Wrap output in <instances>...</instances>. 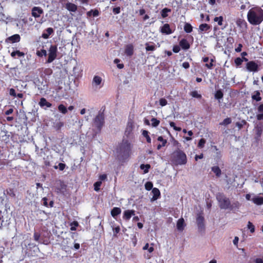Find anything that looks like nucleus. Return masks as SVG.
<instances>
[{
    "label": "nucleus",
    "instance_id": "f257e3e1",
    "mask_svg": "<svg viewBox=\"0 0 263 263\" xmlns=\"http://www.w3.org/2000/svg\"><path fill=\"white\" fill-rule=\"evenodd\" d=\"M247 17L251 24L259 25L263 21V10L258 7L252 8L248 11Z\"/></svg>",
    "mask_w": 263,
    "mask_h": 263
},
{
    "label": "nucleus",
    "instance_id": "f03ea898",
    "mask_svg": "<svg viewBox=\"0 0 263 263\" xmlns=\"http://www.w3.org/2000/svg\"><path fill=\"white\" fill-rule=\"evenodd\" d=\"M131 150L130 143L127 140L123 139L117 149L119 160L122 162H125L129 157Z\"/></svg>",
    "mask_w": 263,
    "mask_h": 263
},
{
    "label": "nucleus",
    "instance_id": "7ed1b4c3",
    "mask_svg": "<svg viewBox=\"0 0 263 263\" xmlns=\"http://www.w3.org/2000/svg\"><path fill=\"white\" fill-rule=\"evenodd\" d=\"M170 161L173 165L178 166L186 164L187 159L185 153L178 148L171 154Z\"/></svg>",
    "mask_w": 263,
    "mask_h": 263
},
{
    "label": "nucleus",
    "instance_id": "20e7f679",
    "mask_svg": "<svg viewBox=\"0 0 263 263\" xmlns=\"http://www.w3.org/2000/svg\"><path fill=\"white\" fill-rule=\"evenodd\" d=\"M216 199L219 203V206L221 209H228L231 207V202L223 194L218 193L216 195Z\"/></svg>",
    "mask_w": 263,
    "mask_h": 263
},
{
    "label": "nucleus",
    "instance_id": "39448f33",
    "mask_svg": "<svg viewBox=\"0 0 263 263\" xmlns=\"http://www.w3.org/2000/svg\"><path fill=\"white\" fill-rule=\"evenodd\" d=\"M58 47L56 45H50L48 49V58L46 63H52L57 57Z\"/></svg>",
    "mask_w": 263,
    "mask_h": 263
},
{
    "label": "nucleus",
    "instance_id": "423d86ee",
    "mask_svg": "<svg viewBox=\"0 0 263 263\" xmlns=\"http://www.w3.org/2000/svg\"><path fill=\"white\" fill-rule=\"evenodd\" d=\"M93 123L98 130L101 131L104 123V117L103 114H99L93 119Z\"/></svg>",
    "mask_w": 263,
    "mask_h": 263
},
{
    "label": "nucleus",
    "instance_id": "0eeeda50",
    "mask_svg": "<svg viewBox=\"0 0 263 263\" xmlns=\"http://www.w3.org/2000/svg\"><path fill=\"white\" fill-rule=\"evenodd\" d=\"M246 69L249 72H255L259 70V66L255 61H251L247 63Z\"/></svg>",
    "mask_w": 263,
    "mask_h": 263
},
{
    "label": "nucleus",
    "instance_id": "6e6552de",
    "mask_svg": "<svg viewBox=\"0 0 263 263\" xmlns=\"http://www.w3.org/2000/svg\"><path fill=\"white\" fill-rule=\"evenodd\" d=\"M160 31L162 34H171L173 33V31L170 28V25L166 23L160 28Z\"/></svg>",
    "mask_w": 263,
    "mask_h": 263
},
{
    "label": "nucleus",
    "instance_id": "1a4fd4ad",
    "mask_svg": "<svg viewBox=\"0 0 263 263\" xmlns=\"http://www.w3.org/2000/svg\"><path fill=\"white\" fill-rule=\"evenodd\" d=\"M43 12V10L40 7H34L31 10V15L35 18L40 17Z\"/></svg>",
    "mask_w": 263,
    "mask_h": 263
},
{
    "label": "nucleus",
    "instance_id": "9d476101",
    "mask_svg": "<svg viewBox=\"0 0 263 263\" xmlns=\"http://www.w3.org/2000/svg\"><path fill=\"white\" fill-rule=\"evenodd\" d=\"M204 217L201 215H199L196 218V221L198 226V228L199 231L202 232L204 231Z\"/></svg>",
    "mask_w": 263,
    "mask_h": 263
},
{
    "label": "nucleus",
    "instance_id": "9b49d317",
    "mask_svg": "<svg viewBox=\"0 0 263 263\" xmlns=\"http://www.w3.org/2000/svg\"><path fill=\"white\" fill-rule=\"evenodd\" d=\"M21 40V36L18 34H15L7 37L5 42L7 43H14L19 42Z\"/></svg>",
    "mask_w": 263,
    "mask_h": 263
},
{
    "label": "nucleus",
    "instance_id": "f8f14e48",
    "mask_svg": "<svg viewBox=\"0 0 263 263\" xmlns=\"http://www.w3.org/2000/svg\"><path fill=\"white\" fill-rule=\"evenodd\" d=\"M135 215V211L134 210H127L124 211L123 215V219L128 221L129 220L132 216Z\"/></svg>",
    "mask_w": 263,
    "mask_h": 263
},
{
    "label": "nucleus",
    "instance_id": "ddd939ff",
    "mask_svg": "<svg viewBox=\"0 0 263 263\" xmlns=\"http://www.w3.org/2000/svg\"><path fill=\"white\" fill-rule=\"evenodd\" d=\"M212 26L208 24H201L199 26V32L203 33L204 32H209L211 29Z\"/></svg>",
    "mask_w": 263,
    "mask_h": 263
},
{
    "label": "nucleus",
    "instance_id": "4468645a",
    "mask_svg": "<svg viewBox=\"0 0 263 263\" xmlns=\"http://www.w3.org/2000/svg\"><path fill=\"white\" fill-rule=\"evenodd\" d=\"M54 31L53 28L49 27L45 29L42 33V37L45 39H47L49 37L50 35L53 33Z\"/></svg>",
    "mask_w": 263,
    "mask_h": 263
},
{
    "label": "nucleus",
    "instance_id": "2eb2a0df",
    "mask_svg": "<svg viewBox=\"0 0 263 263\" xmlns=\"http://www.w3.org/2000/svg\"><path fill=\"white\" fill-rule=\"evenodd\" d=\"M152 193L153 194V197L151 199L152 201H155L157 200L160 197V192L159 190L156 187L152 189Z\"/></svg>",
    "mask_w": 263,
    "mask_h": 263
},
{
    "label": "nucleus",
    "instance_id": "dca6fc26",
    "mask_svg": "<svg viewBox=\"0 0 263 263\" xmlns=\"http://www.w3.org/2000/svg\"><path fill=\"white\" fill-rule=\"evenodd\" d=\"M179 46L184 50H187L190 48V44L185 39H182L179 42Z\"/></svg>",
    "mask_w": 263,
    "mask_h": 263
},
{
    "label": "nucleus",
    "instance_id": "f3484780",
    "mask_svg": "<svg viewBox=\"0 0 263 263\" xmlns=\"http://www.w3.org/2000/svg\"><path fill=\"white\" fill-rule=\"evenodd\" d=\"M185 224L183 218H180L177 222V228L179 231H182L184 230Z\"/></svg>",
    "mask_w": 263,
    "mask_h": 263
},
{
    "label": "nucleus",
    "instance_id": "a211bd4d",
    "mask_svg": "<svg viewBox=\"0 0 263 263\" xmlns=\"http://www.w3.org/2000/svg\"><path fill=\"white\" fill-rule=\"evenodd\" d=\"M40 106L41 107H43L46 106L47 107H51L52 106V104L47 102L46 99L44 98H41L40 99V101L39 103Z\"/></svg>",
    "mask_w": 263,
    "mask_h": 263
},
{
    "label": "nucleus",
    "instance_id": "6ab92c4d",
    "mask_svg": "<svg viewBox=\"0 0 263 263\" xmlns=\"http://www.w3.org/2000/svg\"><path fill=\"white\" fill-rule=\"evenodd\" d=\"M252 99L259 102L261 100L262 98L260 96V92L259 90H255L252 95Z\"/></svg>",
    "mask_w": 263,
    "mask_h": 263
},
{
    "label": "nucleus",
    "instance_id": "aec40b11",
    "mask_svg": "<svg viewBox=\"0 0 263 263\" xmlns=\"http://www.w3.org/2000/svg\"><path fill=\"white\" fill-rule=\"evenodd\" d=\"M133 125L132 123L128 122L127 123V125L126 126L125 130V135L128 137L131 133H132V131L133 130Z\"/></svg>",
    "mask_w": 263,
    "mask_h": 263
},
{
    "label": "nucleus",
    "instance_id": "412c9836",
    "mask_svg": "<svg viewBox=\"0 0 263 263\" xmlns=\"http://www.w3.org/2000/svg\"><path fill=\"white\" fill-rule=\"evenodd\" d=\"M41 72H42L41 77L49 76L52 74L53 71L50 68H42Z\"/></svg>",
    "mask_w": 263,
    "mask_h": 263
},
{
    "label": "nucleus",
    "instance_id": "4be33fe9",
    "mask_svg": "<svg viewBox=\"0 0 263 263\" xmlns=\"http://www.w3.org/2000/svg\"><path fill=\"white\" fill-rule=\"evenodd\" d=\"M66 9L71 12H76L77 10V6L71 3H68L66 5Z\"/></svg>",
    "mask_w": 263,
    "mask_h": 263
},
{
    "label": "nucleus",
    "instance_id": "5701e85b",
    "mask_svg": "<svg viewBox=\"0 0 263 263\" xmlns=\"http://www.w3.org/2000/svg\"><path fill=\"white\" fill-rule=\"evenodd\" d=\"M125 53L128 56H131L134 53V47L132 45H128L125 49Z\"/></svg>",
    "mask_w": 263,
    "mask_h": 263
},
{
    "label": "nucleus",
    "instance_id": "b1692460",
    "mask_svg": "<svg viewBox=\"0 0 263 263\" xmlns=\"http://www.w3.org/2000/svg\"><path fill=\"white\" fill-rule=\"evenodd\" d=\"M211 170L217 177L219 178L221 175V171L219 166H214L211 167Z\"/></svg>",
    "mask_w": 263,
    "mask_h": 263
},
{
    "label": "nucleus",
    "instance_id": "393cba45",
    "mask_svg": "<svg viewBox=\"0 0 263 263\" xmlns=\"http://www.w3.org/2000/svg\"><path fill=\"white\" fill-rule=\"evenodd\" d=\"M121 213V210L120 208L115 207L111 211V215L114 218H116V217Z\"/></svg>",
    "mask_w": 263,
    "mask_h": 263
},
{
    "label": "nucleus",
    "instance_id": "a878e982",
    "mask_svg": "<svg viewBox=\"0 0 263 263\" xmlns=\"http://www.w3.org/2000/svg\"><path fill=\"white\" fill-rule=\"evenodd\" d=\"M48 198L47 197H44L42 199V202H43V204L46 206V207H48V206L50 208H52L53 206V204H54V202L52 200H51L50 202H49V204H48Z\"/></svg>",
    "mask_w": 263,
    "mask_h": 263
},
{
    "label": "nucleus",
    "instance_id": "bb28decb",
    "mask_svg": "<svg viewBox=\"0 0 263 263\" xmlns=\"http://www.w3.org/2000/svg\"><path fill=\"white\" fill-rule=\"evenodd\" d=\"M158 141H163V143L161 144H159L157 145V149H160L162 147L165 146L167 140L166 139H164L162 136H159L157 138Z\"/></svg>",
    "mask_w": 263,
    "mask_h": 263
},
{
    "label": "nucleus",
    "instance_id": "cd10ccee",
    "mask_svg": "<svg viewBox=\"0 0 263 263\" xmlns=\"http://www.w3.org/2000/svg\"><path fill=\"white\" fill-rule=\"evenodd\" d=\"M99 14V12L97 9L92 10L88 11L87 12V16L88 17H91V16H93L94 17L98 16Z\"/></svg>",
    "mask_w": 263,
    "mask_h": 263
},
{
    "label": "nucleus",
    "instance_id": "c85d7f7f",
    "mask_svg": "<svg viewBox=\"0 0 263 263\" xmlns=\"http://www.w3.org/2000/svg\"><path fill=\"white\" fill-rule=\"evenodd\" d=\"M253 202L257 205L263 204V197H257L252 199Z\"/></svg>",
    "mask_w": 263,
    "mask_h": 263
},
{
    "label": "nucleus",
    "instance_id": "c756f323",
    "mask_svg": "<svg viewBox=\"0 0 263 263\" xmlns=\"http://www.w3.org/2000/svg\"><path fill=\"white\" fill-rule=\"evenodd\" d=\"M102 79V78L98 76H95L92 80V83L95 85H99L101 84Z\"/></svg>",
    "mask_w": 263,
    "mask_h": 263
},
{
    "label": "nucleus",
    "instance_id": "7c9ffc66",
    "mask_svg": "<svg viewBox=\"0 0 263 263\" xmlns=\"http://www.w3.org/2000/svg\"><path fill=\"white\" fill-rule=\"evenodd\" d=\"M184 30L186 33H191L193 31V27L190 24L186 23L184 26Z\"/></svg>",
    "mask_w": 263,
    "mask_h": 263
},
{
    "label": "nucleus",
    "instance_id": "2f4dec72",
    "mask_svg": "<svg viewBox=\"0 0 263 263\" xmlns=\"http://www.w3.org/2000/svg\"><path fill=\"white\" fill-rule=\"evenodd\" d=\"M36 54L37 56L40 58L46 57L47 55V51L44 49H42L40 50H37Z\"/></svg>",
    "mask_w": 263,
    "mask_h": 263
},
{
    "label": "nucleus",
    "instance_id": "473e14b6",
    "mask_svg": "<svg viewBox=\"0 0 263 263\" xmlns=\"http://www.w3.org/2000/svg\"><path fill=\"white\" fill-rule=\"evenodd\" d=\"M171 11V9L167 8H163L161 11V16L163 18H165L168 16V12H170Z\"/></svg>",
    "mask_w": 263,
    "mask_h": 263
},
{
    "label": "nucleus",
    "instance_id": "72a5a7b5",
    "mask_svg": "<svg viewBox=\"0 0 263 263\" xmlns=\"http://www.w3.org/2000/svg\"><path fill=\"white\" fill-rule=\"evenodd\" d=\"M223 97V93L221 89L217 90L215 93V98L217 100L222 99Z\"/></svg>",
    "mask_w": 263,
    "mask_h": 263
},
{
    "label": "nucleus",
    "instance_id": "f704fd0d",
    "mask_svg": "<svg viewBox=\"0 0 263 263\" xmlns=\"http://www.w3.org/2000/svg\"><path fill=\"white\" fill-rule=\"evenodd\" d=\"M140 167L141 170H143L144 173L146 174L148 172L149 169L151 168V165L149 164H142L140 165Z\"/></svg>",
    "mask_w": 263,
    "mask_h": 263
},
{
    "label": "nucleus",
    "instance_id": "c9c22d12",
    "mask_svg": "<svg viewBox=\"0 0 263 263\" xmlns=\"http://www.w3.org/2000/svg\"><path fill=\"white\" fill-rule=\"evenodd\" d=\"M148 134H149V133L147 130H143L142 131V135L144 137H145L147 142L148 143H151V137H149Z\"/></svg>",
    "mask_w": 263,
    "mask_h": 263
},
{
    "label": "nucleus",
    "instance_id": "e433bc0d",
    "mask_svg": "<svg viewBox=\"0 0 263 263\" xmlns=\"http://www.w3.org/2000/svg\"><path fill=\"white\" fill-rule=\"evenodd\" d=\"M214 21L217 22L219 26H222L223 21V17L222 16L215 17L214 18Z\"/></svg>",
    "mask_w": 263,
    "mask_h": 263
},
{
    "label": "nucleus",
    "instance_id": "4c0bfd02",
    "mask_svg": "<svg viewBox=\"0 0 263 263\" xmlns=\"http://www.w3.org/2000/svg\"><path fill=\"white\" fill-rule=\"evenodd\" d=\"M58 109L63 114H66L67 112V108L63 104H60L58 106Z\"/></svg>",
    "mask_w": 263,
    "mask_h": 263
},
{
    "label": "nucleus",
    "instance_id": "58836bf2",
    "mask_svg": "<svg viewBox=\"0 0 263 263\" xmlns=\"http://www.w3.org/2000/svg\"><path fill=\"white\" fill-rule=\"evenodd\" d=\"M151 122H152V126L153 127H157L160 124V121L159 120H158L157 119L155 118H153L151 119Z\"/></svg>",
    "mask_w": 263,
    "mask_h": 263
},
{
    "label": "nucleus",
    "instance_id": "ea45409f",
    "mask_svg": "<svg viewBox=\"0 0 263 263\" xmlns=\"http://www.w3.org/2000/svg\"><path fill=\"white\" fill-rule=\"evenodd\" d=\"M145 49L147 51H154L156 49L155 46L154 45H150L148 43L145 44Z\"/></svg>",
    "mask_w": 263,
    "mask_h": 263
},
{
    "label": "nucleus",
    "instance_id": "a19ab883",
    "mask_svg": "<svg viewBox=\"0 0 263 263\" xmlns=\"http://www.w3.org/2000/svg\"><path fill=\"white\" fill-rule=\"evenodd\" d=\"M191 95L192 96V97L199 99H200L202 98V96L200 94H199L196 90L192 91L191 92Z\"/></svg>",
    "mask_w": 263,
    "mask_h": 263
},
{
    "label": "nucleus",
    "instance_id": "79ce46f5",
    "mask_svg": "<svg viewBox=\"0 0 263 263\" xmlns=\"http://www.w3.org/2000/svg\"><path fill=\"white\" fill-rule=\"evenodd\" d=\"M232 122V120L230 118H227L224 119L223 121L220 123L221 125H227L230 124Z\"/></svg>",
    "mask_w": 263,
    "mask_h": 263
},
{
    "label": "nucleus",
    "instance_id": "37998d69",
    "mask_svg": "<svg viewBox=\"0 0 263 263\" xmlns=\"http://www.w3.org/2000/svg\"><path fill=\"white\" fill-rule=\"evenodd\" d=\"M153 184L152 182L148 181L145 184V188L147 191H150L153 189Z\"/></svg>",
    "mask_w": 263,
    "mask_h": 263
},
{
    "label": "nucleus",
    "instance_id": "c03bdc74",
    "mask_svg": "<svg viewBox=\"0 0 263 263\" xmlns=\"http://www.w3.org/2000/svg\"><path fill=\"white\" fill-rule=\"evenodd\" d=\"M205 142L206 140L203 138H201L199 141V142L198 143V147L200 148H202L204 146Z\"/></svg>",
    "mask_w": 263,
    "mask_h": 263
},
{
    "label": "nucleus",
    "instance_id": "a18cd8bd",
    "mask_svg": "<svg viewBox=\"0 0 263 263\" xmlns=\"http://www.w3.org/2000/svg\"><path fill=\"white\" fill-rule=\"evenodd\" d=\"M247 228L251 233H253L255 232V227L251 222L249 221L248 222Z\"/></svg>",
    "mask_w": 263,
    "mask_h": 263
},
{
    "label": "nucleus",
    "instance_id": "49530a36",
    "mask_svg": "<svg viewBox=\"0 0 263 263\" xmlns=\"http://www.w3.org/2000/svg\"><path fill=\"white\" fill-rule=\"evenodd\" d=\"M170 125L171 126V127H173V129L176 131L180 132L181 130V128L180 127L176 126L175 123L174 122H170Z\"/></svg>",
    "mask_w": 263,
    "mask_h": 263
},
{
    "label": "nucleus",
    "instance_id": "de8ad7c7",
    "mask_svg": "<svg viewBox=\"0 0 263 263\" xmlns=\"http://www.w3.org/2000/svg\"><path fill=\"white\" fill-rule=\"evenodd\" d=\"M242 62H243V60L241 59L239 57L236 58L234 60V63L237 67L240 66L242 64Z\"/></svg>",
    "mask_w": 263,
    "mask_h": 263
},
{
    "label": "nucleus",
    "instance_id": "09e8293b",
    "mask_svg": "<svg viewBox=\"0 0 263 263\" xmlns=\"http://www.w3.org/2000/svg\"><path fill=\"white\" fill-rule=\"evenodd\" d=\"M240 206V203L238 201L234 202L231 204V207L229 208L230 210H233V209H239Z\"/></svg>",
    "mask_w": 263,
    "mask_h": 263
},
{
    "label": "nucleus",
    "instance_id": "8fccbe9b",
    "mask_svg": "<svg viewBox=\"0 0 263 263\" xmlns=\"http://www.w3.org/2000/svg\"><path fill=\"white\" fill-rule=\"evenodd\" d=\"M63 122H59L55 124V125H54V127L57 130H59L61 128L62 126H63Z\"/></svg>",
    "mask_w": 263,
    "mask_h": 263
},
{
    "label": "nucleus",
    "instance_id": "3c124183",
    "mask_svg": "<svg viewBox=\"0 0 263 263\" xmlns=\"http://www.w3.org/2000/svg\"><path fill=\"white\" fill-rule=\"evenodd\" d=\"M120 62V60L118 59H115L114 60V63L117 64V66L119 69H122L124 68V64L121 63H119Z\"/></svg>",
    "mask_w": 263,
    "mask_h": 263
},
{
    "label": "nucleus",
    "instance_id": "603ef678",
    "mask_svg": "<svg viewBox=\"0 0 263 263\" xmlns=\"http://www.w3.org/2000/svg\"><path fill=\"white\" fill-rule=\"evenodd\" d=\"M102 184L101 181H97L94 183V190L96 191H99L100 190V187Z\"/></svg>",
    "mask_w": 263,
    "mask_h": 263
},
{
    "label": "nucleus",
    "instance_id": "864d4df0",
    "mask_svg": "<svg viewBox=\"0 0 263 263\" xmlns=\"http://www.w3.org/2000/svg\"><path fill=\"white\" fill-rule=\"evenodd\" d=\"M210 61L211 62L209 64L206 63L205 64V66L209 69H212L214 66L213 62H215V61L213 59H211Z\"/></svg>",
    "mask_w": 263,
    "mask_h": 263
},
{
    "label": "nucleus",
    "instance_id": "5fc2aeb1",
    "mask_svg": "<svg viewBox=\"0 0 263 263\" xmlns=\"http://www.w3.org/2000/svg\"><path fill=\"white\" fill-rule=\"evenodd\" d=\"M71 227L70 228V230L71 231H76V227L78 226L79 223L77 221H74L71 223Z\"/></svg>",
    "mask_w": 263,
    "mask_h": 263
},
{
    "label": "nucleus",
    "instance_id": "6e6d98bb",
    "mask_svg": "<svg viewBox=\"0 0 263 263\" xmlns=\"http://www.w3.org/2000/svg\"><path fill=\"white\" fill-rule=\"evenodd\" d=\"M159 103H160V105L161 106H164L165 105H167V101H166V100L164 98H161L160 100H159Z\"/></svg>",
    "mask_w": 263,
    "mask_h": 263
},
{
    "label": "nucleus",
    "instance_id": "4d7b16f0",
    "mask_svg": "<svg viewBox=\"0 0 263 263\" xmlns=\"http://www.w3.org/2000/svg\"><path fill=\"white\" fill-rule=\"evenodd\" d=\"M112 12L115 14H117L120 13L121 9L120 7L114 8L112 9Z\"/></svg>",
    "mask_w": 263,
    "mask_h": 263
},
{
    "label": "nucleus",
    "instance_id": "13d9d810",
    "mask_svg": "<svg viewBox=\"0 0 263 263\" xmlns=\"http://www.w3.org/2000/svg\"><path fill=\"white\" fill-rule=\"evenodd\" d=\"M180 46H178V45H175L174 46L173 48V51L175 52V53H178L179 52V51L180 50Z\"/></svg>",
    "mask_w": 263,
    "mask_h": 263
},
{
    "label": "nucleus",
    "instance_id": "bf43d9fd",
    "mask_svg": "<svg viewBox=\"0 0 263 263\" xmlns=\"http://www.w3.org/2000/svg\"><path fill=\"white\" fill-rule=\"evenodd\" d=\"M9 94L10 96L16 97V93L15 92V90L13 88H10L9 90Z\"/></svg>",
    "mask_w": 263,
    "mask_h": 263
},
{
    "label": "nucleus",
    "instance_id": "052dcab7",
    "mask_svg": "<svg viewBox=\"0 0 263 263\" xmlns=\"http://www.w3.org/2000/svg\"><path fill=\"white\" fill-rule=\"evenodd\" d=\"M120 231V228L119 226L113 229L114 235L116 236L117 235V234H118L119 233Z\"/></svg>",
    "mask_w": 263,
    "mask_h": 263
},
{
    "label": "nucleus",
    "instance_id": "680f3d73",
    "mask_svg": "<svg viewBox=\"0 0 263 263\" xmlns=\"http://www.w3.org/2000/svg\"><path fill=\"white\" fill-rule=\"evenodd\" d=\"M33 237L34 240L37 241H39L40 238V234L39 233L34 232L33 234Z\"/></svg>",
    "mask_w": 263,
    "mask_h": 263
},
{
    "label": "nucleus",
    "instance_id": "e2e57ef3",
    "mask_svg": "<svg viewBox=\"0 0 263 263\" xmlns=\"http://www.w3.org/2000/svg\"><path fill=\"white\" fill-rule=\"evenodd\" d=\"M258 113H263V104H260L257 108Z\"/></svg>",
    "mask_w": 263,
    "mask_h": 263
},
{
    "label": "nucleus",
    "instance_id": "0e129e2a",
    "mask_svg": "<svg viewBox=\"0 0 263 263\" xmlns=\"http://www.w3.org/2000/svg\"><path fill=\"white\" fill-rule=\"evenodd\" d=\"M256 117L258 121H263V113L257 114L256 116Z\"/></svg>",
    "mask_w": 263,
    "mask_h": 263
},
{
    "label": "nucleus",
    "instance_id": "69168bd1",
    "mask_svg": "<svg viewBox=\"0 0 263 263\" xmlns=\"http://www.w3.org/2000/svg\"><path fill=\"white\" fill-rule=\"evenodd\" d=\"M187 135L190 136V137H185V139L187 141H190L192 139V138L190 137H191L193 135V133L192 132V130H189L187 132Z\"/></svg>",
    "mask_w": 263,
    "mask_h": 263
},
{
    "label": "nucleus",
    "instance_id": "338daca9",
    "mask_svg": "<svg viewBox=\"0 0 263 263\" xmlns=\"http://www.w3.org/2000/svg\"><path fill=\"white\" fill-rule=\"evenodd\" d=\"M66 165L63 163H60L59 164V168L60 171H63L65 168Z\"/></svg>",
    "mask_w": 263,
    "mask_h": 263
},
{
    "label": "nucleus",
    "instance_id": "774afa93",
    "mask_svg": "<svg viewBox=\"0 0 263 263\" xmlns=\"http://www.w3.org/2000/svg\"><path fill=\"white\" fill-rule=\"evenodd\" d=\"M182 67L185 69H187L190 67V64L187 62H184L182 64Z\"/></svg>",
    "mask_w": 263,
    "mask_h": 263
}]
</instances>
